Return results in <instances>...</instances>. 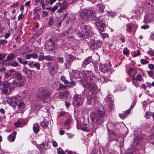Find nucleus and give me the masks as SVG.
I'll list each match as a JSON object with an SVG mask.
<instances>
[{"label":"nucleus","mask_w":154,"mask_h":154,"mask_svg":"<svg viewBox=\"0 0 154 154\" xmlns=\"http://www.w3.org/2000/svg\"><path fill=\"white\" fill-rule=\"evenodd\" d=\"M127 26L126 30L128 32H131V31L132 26L130 24H128L126 25Z\"/></svg>","instance_id":"obj_29"},{"label":"nucleus","mask_w":154,"mask_h":154,"mask_svg":"<svg viewBox=\"0 0 154 154\" xmlns=\"http://www.w3.org/2000/svg\"><path fill=\"white\" fill-rule=\"evenodd\" d=\"M82 31L78 32V36L80 38H89L92 35V27L89 25H84L81 27Z\"/></svg>","instance_id":"obj_4"},{"label":"nucleus","mask_w":154,"mask_h":154,"mask_svg":"<svg viewBox=\"0 0 154 154\" xmlns=\"http://www.w3.org/2000/svg\"><path fill=\"white\" fill-rule=\"evenodd\" d=\"M59 97L61 99H63L64 97H65V96L64 94V93L63 92H60L59 95Z\"/></svg>","instance_id":"obj_57"},{"label":"nucleus","mask_w":154,"mask_h":154,"mask_svg":"<svg viewBox=\"0 0 154 154\" xmlns=\"http://www.w3.org/2000/svg\"><path fill=\"white\" fill-rule=\"evenodd\" d=\"M150 38L151 40H154V32L152 33L151 34Z\"/></svg>","instance_id":"obj_64"},{"label":"nucleus","mask_w":154,"mask_h":154,"mask_svg":"<svg viewBox=\"0 0 154 154\" xmlns=\"http://www.w3.org/2000/svg\"><path fill=\"white\" fill-rule=\"evenodd\" d=\"M39 128V126L38 124L35 123L33 125V129L35 133L37 134L38 132Z\"/></svg>","instance_id":"obj_22"},{"label":"nucleus","mask_w":154,"mask_h":154,"mask_svg":"<svg viewBox=\"0 0 154 154\" xmlns=\"http://www.w3.org/2000/svg\"><path fill=\"white\" fill-rule=\"evenodd\" d=\"M63 92L64 93L65 97H67V96L69 94V93L68 91H67V90L64 91Z\"/></svg>","instance_id":"obj_58"},{"label":"nucleus","mask_w":154,"mask_h":154,"mask_svg":"<svg viewBox=\"0 0 154 154\" xmlns=\"http://www.w3.org/2000/svg\"><path fill=\"white\" fill-rule=\"evenodd\" d=\"M87 99L88 103L89 104H91L92 102H93L96 107H97L96 104H98V99L96 96L93 94H91L88 95L87 97Z\"/></svg>","instance_id":"obj_8"},{"label":"nucleus","mask_w":154,"mask_h":154,"mask_svg":"<svg viewBox=\"0 0 154 154\" xmlns=\"http://www.w3.org/2000/svg\"><path fill=\"white\" fill-rule=\"evenodd\" d=\"M48 121H46L44 120L42 121L40 123V125L43 128H46L48 125Z\"/></svg>","instance_id":"obj_23"},{"label":"nucleus","mask_w":154,"mask_h":154,"mask_svg":"<svg viewBox=\"0 0 154 154\" xmlns=\"http://www.w3.org/2000/svg\"><path fill=\"white\" fill-rule=\"evenodd\" d=\"M137 80L140 82L141 81L142 79V76L140 74H138L137 75L136 77H135Z\"/></svg>","instance_id":"obj_45"},{"label":"nucleus","mask_w":154,"mask_h":154,"mask_svg":"<svg viewBox=\"0 0 154 154\" xmlns=\"http://www.w3.org/2000/svg\"><path fill=\"white\" fill-rule=\"evenodd\" d=\"M51 94L48 89L45 87L40 88L37 92L35 100V105L37 108L40 109L43 106V103L48 101Z\"/></svg>","instance_id":"obj_1"},{"label":"nucleus","mask_w":154,"mask_h":154,"mask_svg":"<svg viewBox=\"0 0 154 154\" xmlns=\"http://www.w3.org/2000/svg\"><path fill=\"white\" fill-rule=\"evenodd\" d=\"M96 25L97 28L100 31H103L104 28L106 26V24L103 20H101V19H99L97 22Z\"/></svg>","instance_id":"obj_9"},{"label":"nucleus","mask_w":154,"mask_h":154,"mask_svg":"<svg viewBox=\"0 0 154 154\" xmlns=\"http://www.w3.org/2000/svg\"><path fill=\"white\" fill-rule=\"evenodd\" d=\"M105 113L103 109H98L97 113L92 112L90 114V117L92 122H95L96 124H100L103 122L105 120Z\"/></svg>","instance_id":"obj_2"},{"label":"nucleus","mask_w":154,"mask_h":154,"mask_svg":"<svg viewBox=\"0 0 154 154\" xmlns=\"http://www.w3.org/2000/svg\"><path fill=\"white\" fill-rule=\"evenodd\" d=\"M147 53L151 56L154 55V51L151 49L147 51Z\"/></svg>","instance_id":"obj_51"},{"label":"nucleus","mask_w":154,"mask_h":154,"mask_svg":"<svg viewBox=\"0 0 154 154\" xmlns=\"http://www.w3.org/2000/svg\"><path fill=\"white\" fill-rule=\"evenodd\" d=\"M45 60V56L44 55H40L39 56L38 60L41 61Z\"/></svg>","instance_id":"obj_48"},{"label":"nucleus","mask_w":154,"mask_h":154,"mask_svg":"<svg viewBox=\"0 0 154 154\" xmlns=\"http://www.w3.org/2000/svg\"><path fill=\"white\" fill-rule=\"evenodd\" d=\"M89 123L88 122V124H84V125L85 126V128H82V129L84 131H86L88 130V129L87 128L89 127Z\"/></svg>","instance_id":"obj_54"},{"label":"nucleus","mask_w":154,"mask_h":154,"mask_svg":"<svg viewBox=\"0 0 154 154\" xmlns=\"http://www.w3.org/2000/svg\"><path fill=\"white\" fill-rule=\"evenodd\" d=\"M148 68L154 70V65L152 64H149Z\"/></svg>","instance_id":"obj_61"},{"label":"nucleus","mask_w":154,"mask_h":154,"mask_svg":"<svg viewBox=\"0 0 154 154\" xmlns=\"http://www.w3.org/2000/svg\"><path fill=\"white\" fill-rule=\"evenodd\" d=\"M68 88V86H67V85H64L63 84H60L59 87L57 89V90H58L60 89H65Z\"/></svg>","instance_id":"obj_30"},{"label":"nucleus","mask_w":154,"mask_h":154,"mask_svg":"<svg viewBox=\"0 0 154 154\" xmlns=\"http://www.w3.org/2000/svg\"><path fill=\"white\" fill-rule=\"evenodd\" d=\"M98 10L100 12L102 13L103 11V9L102 6L100 5L98 6Z\"/></svg>","instance_id":"obj_56"},{"label":"nucleus","mask_w":154,"mask_h":154,"mask_svg":"<svg viewBox=\"0 0 154 154\" xmlns=\"http://www.w3.org/2000/svg\"><path fill=\"white\" fill-rule=\"evenodd\" d=\"M18 82V87H20L24 85L26 83L25 79H23Z\"/></svg>","instance_id":"obj_28"},{"label":"nucleus","mask_w":154,"mask_h":154,"mask_svg":"<svg viewBox=\"0 0 154 154\" xmlns=\"http://www.w3.org/2000/svg\"><path fill=\"white\" fill-rule=\"evenodd\" d=\"M102 42L100 40H98L96 42L93 39H91L88 42V44L90 48L93 49H97L101 47L102 45Z\"/></svg>","instance_id":"obj_7"},{"label":"nucleus","mask_w":154,"mask_h":154,"mask_svg":"<svg viewBox=\"0 0 154 154\" xmlns=\"http://www.w3.org/2000/svg\"><path fill=\"white\" fill-rule=\"evenodd\" d=\"M147 73L148 75L150 77H152L154 74V72L150 70L147 71Z\"/></svg>","instance_id":"obj_50"},{"label":"nucleus","mask_w":154,"mask_h":154,"mask_svg":"<svg viewBox=\"0 0 154 154\" xmlns=\"http://www.w3.org/2000/svg\"><path fill=\"white\" fill-rule=\"evenodd\" d=\"M11 84L13 86V88H14L15 87H16L17 86H18V82H16L15 81H13L11 83Z\"/></svg>","instance_id":"obj_55"},{"label":"nucleus","mask_w":154,"mask_h":154,"mask_svg":"<svg viewBox=\"0 0 154 154\" xmlns=\"http://www.w3.org/2000/svg\"><path fill=\"white\" fill-rule=\"evenodd\" d=\"M54 19L52 17H51L49 19L48 23V24L49 26H51L54 24Z\"/></svg>","instance_id":"obj_42"},{"label":"nucleus","mask_w":154,"mask_h":154,"mask_svg":"<svg viewBox=\"0 0 154 154\" xmlns=\"http://www.w3.org/2000/svg\"><path fill=\"white\" fill-rule=\"evenodd\" d=\"M129 51L127 48H124L123 50V53L124 55L127 56H128L129 55Z\"/></svg>","instance_id":"obj_41"},{"label":"nucleus","mask_w":154,"mask_h":154,"mask_svg":"<svg viewBox=\"0 0 154 154\" xmlns=\"http://www.w3.org/2000/svg\"><path fill=\"white\" fill-rule=\"evenodd\" d=\"M132 78L133 84L137 87L138 85V83L137 82V80L135 78V77Z\"/></svg>","instance_id":"obj_36"},{"label":"nucleus","mask_w":154,"mask_h":154,"mask_svg":"<svg viewBox=\"0 0 154 154\" xmlns=\"http://www.w3.org/2000/svg\"><path fill=\"white\" fill-rule=\"evenodd\" d=\"M14 77L16 79L19 81H20L21 80L25 79V77L22 75L20 73L16 72H15Z\"/></svg>","instance_id":"obj_14"},{"label":"nucleus","mask_w":154,"mask_h":154,"mask_svg":"<svg viewBox=\"0 0 154 154\" xmlns=\"http://www.w3.org/2000/svg\"><path fill=\"white\" fill-rule=\"evenodd\" d=\"M149 27V26L147 25H144L141 26L142 29H148Z\"/></svg>","instance_id":"obj_63"},{"label":"nucleus","mask_w":154,"mask_h":154,"mask_svg":"<svg viewBox=\"0 0 154 154\" xmlns=\"http://www.w3.org/2000/svg\"><path fill=\"white\" fill-rule=\"evenodd\" d=\"M29 62V63L28 64L30 67L33 68L35 67L37 69H40L41 65L39 63L33 61Z\"/></svg>","instance_id":"obj_12"},{"label":"nucleus","mask_w":154,"mask_h":154,"mask_svg":"<svg viewBox=\"0 0 154 154\" xmlns=\"http://www.w3.org/2000/svg\"><path fill=\"white\" fill-rule=\"evenodd\" d=\"M57 62L60 63H63L64 60L63 58L61 57H59L57 58Z\"/></svg>","instance_id":"obj_46"},{"label":"nucleus","mask_w":154,"mask_h":154,"mask_svg":"<svg viewBox=\"0 0 154 154\" xmlns=\"http://www.w3.org/2000/svg\"><path fill=\"white\" fill-rule=\"evenodd\" d=\"M54 59L53 56L51 55H47L45 56V60L48 61H53Z\"/></svg>","instance_id":"obj_32"},{"label":"nucleus","mask_w":154,"mask_h":154,"mask_svg":"<svg viewBox=\"0 0 154 154\" xmlns=\"http://www.w3.org/2000/svg\"><path fill=\"white\" fill-rule=\"evenodd\" d=\"M140 62L141 63L143 64H147L149 63L148 61L144 59H141L140 60Z\"/></svg>","instance_id":"obj_53"},{"label":"nucleus","mask_w":154,"mask_h":154,"mask_svg":"<svg viewBox=\"0 0 154 154\" xmlns=\"http://www.w3.org/2000/svg\"><path fill=\"white\" fill-rule=\"evenodd\" d=\"M72 103L73 106L78 107L82 106L84 102V99L79 94L75 95L73 98Z\"/></svg>","instance_id":"obj_5"},{"label":"nucleus","mask_w":154,"mask_h":154,"mask_svg":"<svg viewBox=\"0 0 154 154\" xmlns=\"http://www.w3.org/2000/svg\"><path fill=\"white\" fill-rule=\"evenodd\" d=\"M132 148H130L127 150L125 152V154H133L132 151Z\"/></svg>","instance_id":"obj_52"},{"label":"nucleus","mask_w":154,"mask_h":154,"mask_svg":"<svg viewBox=\"0 0 154 154\" xmlns=\"http://www.w3.org/2000/svg\"><path fill=\"white\" fill-rule=\"evenodd\" d=\"M80 16L81 19L86 21L91 20H95L97 19L95 13L91 10H83L80 12Z\"/></svg>","instance_id":"obj_3"},{"label":"nucleus","mask_w":154,"mask_h":154,"mask_svg":"<svg viewBox=\"0 0 154 154\" xmlns=\"http://www.w3.org/2000/svg\"><path fill=\"white\" fill-rule=\"evenodd\" d=\"M60 80L63 81L65 84H68V81L66 79L64 76H62L60 77Z\"/></svg>","instance_id":"obj_31"},{"label":"nucleus","mask_w":154,"mask_h":154,"mask_svg":"<svg viewBox=\"0 0 154 154\" xmlns=\"http://www.w3.org/2000/svg\"><path fill=\"white\" fill-rule=\"evenodd\" d=\"M57 150L58 154H66L60 147L57 149Z\"/></svg>","instance_id":"obj_39"},{"label":"nucleus","mask_w":154,"mask_h":154,"mask_svg":"<svg viewBox=\"0 0 154 154\" xmlns=\"http://www.w3.org/2000/svg\"><path fill=\"white\" fill-rule=\"evenodd\" d=\"M58 8L57 5L54 6L52 8H51L50 11L52 12H54Z\"/></svg>","instance_id":"obj_47"},{"label":"nucleus","mask_w":154,"mask_h":154,"mask_svg":"<svg viewBox=\"0 0 154 154\" xmlns=\"http://www.w3.org/2000/svg\"><path fill=\"white\" fill-rule=\"evenodd\" d=\"M101 37L103 39L105 38H108L109 37V35L108 34L106 33H103L100 32Z\"/></svg>","instance_id":"obj_38"},{"label":"nucleus","mask_w":154,"mask_h":154,"mask_svg":"<svg viewBox=\"0 0 154 154\" xmlns=\"http://www.w3.org/2000/svg\"><path fill=\"white\" fill-rule=\"evenodd\" d=\"M88 88L91 91H94L95 88V85L94 83H88Z\"/></svg>","instance_id":"obj_25"},{"label":"nucleus","mask_w":154,"mask_h":154,"mask_svg":"<svg viewBox=\"0 0 154 154\" xmlns=\"http://www.w3.org/2000/svg\"><path fill=\"white\" fill-rule=\"evenodd\" d=\"M110 68L109 65L100 64L99 66V69L102 72L105 73Z\"/></svg>","instance_id":"obj_10"},{"label":"nucleus","mask_w":154,"mask_h":154,"mask_svg":"<svg viewBox=\"0 0 154 154\" xmlns=\"http://www.w3.org/2000/svg\"><path fill=\"white\" fill-rule=\"evenodd\" d=\"M70 17V20L72 21H75L76 19L75 15L74 14H72Z\"/></svg>","instance_id":"obj_59"},{"label":"nucleus","mask_w":154,"mask_h":154,"mask_svg":"<svg viewBox=\"0 0 154 154\" xmlns=\"http://www.w3.org/2000/svg\"><path fill=\"white\" fill-rule=\"evenodd\" d=\"M55 2V0H46V2L47 5H51Z\"/></svg>","instance_id":"obj_37"},{"label":"nucleus","mask_w":154,"mask_h":154,"mask_svg":"<svg viewBox=\"0 0 154 154\" xmlns=\"http://www.w3.org/2000/svg\"><path fill=\"white\" fill-rule=\"evenodd\" d=\"M137 71L136 68L132 67H130L128 69L127 73L131 77H135V75L137 74Z\"/></svg>","instance_id":"obj_11"},{"label":"nucleus","mask_w":154,"mask_h":154,"mask_svg":"<svg viewBox=\"0 0 154 154\" xmlns=\"http://www.w3.org/2000/svg\"><path fill=\"white\" fill-rule=\"evenodd\" d=\"M119 117L122 119H125L126 118V116L124 114H119Z\"/></svg>","instance_id":"obj_62"},{"label":"nucleus","mask_w":154,"mask_h":154,"mask_svg":"<svg viewBox=\"0 0 154 154\" xmlns=\"http://www.w3.org/2000/svg\"><path fill=\"white\" fill-rule=\"evenodd\" d=\"M2 85L3 88H7L8 87H10V84L8 81H5L3 82H2V84L1 85Z\"/></svg>","instance_id":"obj_27"},{"label":"nucleus","mask_w":154,"mask_h":154,"mask_svg":"<svg viewBox=\"0 0 154 154\" xmlns=\"http://www.w3.org/2000/svg\"><path fill=\"white\" fill-rule=\"evenodd\" d=\"M2 93L4 94H7L8 93L7 88H3L2 90Z\"/></svg>","instance_id":"obj_44"},{"label":"nucleus","mask_w":154,"mask_h":154,"mask_svg":"<svg viewBox=\"0 0 154 154\" xmlns=\"http://www.w3.org/2000/svg\"><path fill=\"white\" fill-rule=\"evenodd\" d=\"M16 132H14L13 134H10L8 137V139L10 142H12L14 140Z\"/></svg>","instance_id":"obj_19"},{"label":"nucleus","mask_w":154,"mask_h":154,"mask_svg":"<svg viewBox=\"0 0 154 154\" xmlns=\"http://www.w3.org/2000/svg\"><path fill=\"white\" fill-rule=\"evenodd\" d=\"M48 145V142H45V143H43L40 145V148L42 150H45L47 147V146Z\"/></svg>","instance_id":"obj_26"},{"label":"nucleus","mask_w":154,"mask_h":154,"mask_svg":"<svg viewBox=\"0 0 154 154\" xmlns=\"http://www.w3.org/2000/svg\"><path fill=\"white\" fill-rule=\"evenodd\" d=\"M39 11L36 7L32 11V13L34 16V19L35 20L40 19V15L38 14V11Z\"/></svg>","instance_id":"obj_17"},{"label":"nucleus","mask_w":154,"mask_h":154,"mask_svg":"<svg viewBox=\"0 0 154 154\" xmlns=\"http://www.w3.org/2000/svg\"><path fill=\"white\" fill-rule=\"evenodd\" d=\"M57 5H58V7L62 8L63 10L66 9L68 6V4L65 0H64L62 3L61 2L57 3Z\"/></svg>","instance_id":"obj_16"},{"label":"nucleus","mask_w":154,"mask_h":154,"mask_svg":"<svg viewBox=\"0 0 154 154\" xmlns=\"http://www.w3.org/2000/svg\"><path fill=\"white\" fill-rule=\"evenodd\" d=\"M93 75L92 73L90 72V74H88V75L87 79L88 80L91 81L93 80Z\"/></svg>","instance_id":"obj_40"},{"label":"nucleus","mask_w":154,"mask_h":154,"mask_svg":"<svg viewBox=\"0 0 154 154\" xmlns=\"http://www.w3.org/2000/svg\"><path fill=\"white\" fill-rule=\"evenodd\" d=\"M10 65L13 67H16L19 66L18 63L15 61L12 62L10 64Z\"/></svg>","instance_id":"obj_35"},{"label":"nucleus","mask_w":154,"mask_h":154,"mask_svg":"<svg viewBox=\"0 0 154 154\" xmlns=\"http://www.w3.org/2000/svg\"><path fill=\"white\" fill-rule=\"evenodd\" d=\"M68 84H69L70 85H67L68 88H72L73 86H75V82L73 81H71L70 82H68Z\"/></svg>","instance_id":"obj_34"},{"label":"nucleus","mask_w":154,"mask_h":154,"mask_svg":"<svg viewBox=\"0 0 154 154\" xmlns=\"http://www.w3.org/2000/svg\"><path fill=\"white\" fill-rule=\"evenodd\" d=\"M66 61L67 62V63L69 65H70L72 62L75 59V57H74L73 55L69 54H67L66 55Z\"/></svg>","instance_id":"obj_13"},{"label":"nucleus","mask_w":154,"mask_h":154,"mask_svg":"<svg viewBox=\"0 0 154 154\" xmlns=\"http://www.w3.org/2000/svg\"><path fill=\"white\" fill-rule=\"evenodd\" d=\"M21 100L20 97L18 96H13L9 97L7 100V103L11 106L14 107L17 106L18 103Z\"/></svg>","instance_id":"obj_6"},{"label":"nucleus","mask_w":154,"mask_h":154,"mask_svg":"<svg viewBox=\"0 0 154 154\" xmlns=\"http://www.w3.org/2000/svg\"><path fill=\"white\" fill-rule=\"evenodd\" d=\"M72 120L71 119H67L65 122V125L66 126H68L69 125L71 122Z\"/></svg>","instance_id":"obj_43"},{"label":"nucleus","mask_w":154,"mask_h":154,"mask_svg":"<svg viewBox=\"0 0 154 154\" xmlns=\"http://www.w3.org/2000/svg\"><path fill=\"white\" fill-rule=\"evenodd\" d=\"M21 124V122L20 121H17L14 123L15 125L17 127L20 126Z\"/></svg>","instance_id":"obj_60"},{"label":"nucleus","mask_w":154,"mask_h":154,"mask_svg":"<svg viewBox=\"0 0 154 154\" xmlns=\"http://www.w3.org/2000/svg\"><path fill=\"white\" fill-rule=\"evenodd\" d=\"M92 61V58L91 56H89L88 57L85 58L82 63V66L84 67L87 65L89 64Z\"/></svg>","instance_id":"obj_15"},{"label":"nucleus","mask_w":154,"mask_h":154,"mask_svg":"<svg viewBox=\"0 0 154 154\" xmlns=\"http://www.w3.org/2000/svg\"><path fill=\"white\" fill-rule=\"evenodd\" d=\"M15 55L14 54L10 53L8 54L6 58L7 61H10L13 60L15 57Z\"/></svg>","instance_id":"obj_21"},{"label":"nucleus","mask_w":154,"mask_h":154,"mask_svg":"<svg viewBox=\"0 0 154 154\" xmlns=\"http://www.w3.org/2000/svg\"><path fill=\"white\" fill-rule=\"evenodd\" d=\"M17 106H18V108L22 109L24 106V104L22 101H21V100H20V102L18 103Z\"/></svg>","instance_id":"obj_33"},{"label":"nucleus","mask_w":154,"mask_h":154,"mask_svg":"<svg viewBox=\"0 0 154 154\" xmlns=\"http://www.w3.org/2000/svg\"><path fill=\"white\" fill-rule=\"evenodd\" d=\"M6 56V54H0V60H3Z\"/></svg>","instance_id":"obj_49"},{"label":"nucleus","mask_w":154,"mask_h":154,"mask_svg":"<svg viewBox=\"0 0 154 154\" xmlns=\"http://www.w3.org/2000/svg\"><path fill=\"white\" fill-rule=\"evenodd\" d=\"M152 18V15L151 14H149L145 16L144 21L145 23H147L151 20Z\"/></svg>","instance_id":"obj_20"},{"label":"nucleus","mask_w":154,"mask_h":154,"mask_svg":"<svg viewBox=\"0 0 154 154\" xmlns=\"http://www.w3.org/2000/svg\"><path fill=\"white\" fill-rule=\"evenodd\" d=\"M24 72L25 74H27L28 73V72L29 71L31 72V74H35V72L34 71L32 70H30L28 69L26 67L24 66L23 69L22 70Z\"/></svg>","instance_id":"obj_24"},{"label":"nucleus","mask_w":154,"mask_h":154,"mask_svg":"<svg viewBox=\"0 0 154 154\" xmlns=\"http://www.w3.org/2000/svg\"><path fill=\"white\" fill-rule=\"evenodd\" d=\"M142 137L141 136H138L133 141V144L134 145H137L140 143L142 141Z\"/></svg>","instance_id":"obj_18"}]
</instances>
